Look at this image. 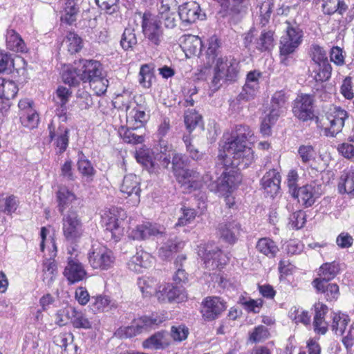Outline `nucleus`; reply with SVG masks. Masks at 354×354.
Instances as JSON below:
<instances>
[{
    "label": "nucleus",
    "instance_id": "7c9ffc66",
    "mask_svg": "<svg viewBox=\"0 0 354 354\" xmlns=\"http://www.w3.org/2000/svg\"><path fill=\"white\" fill-rule=\"evenodd\" d=\"M310 76L316 82H324L331 77L332 66L329 62L313 64Z\"/></svg>",
    "mask_w": 354,
    "mask_h": 354
},
{
    "label": "nucleus",
    "instance_id": "338daca9",
    "mask_svg": "<svg viewBox=\"0 0 354 354\" xmlns=\"http://www.w3.org/2000/svg\"><path fill=\"white\" fill-rule=\"evenodd\" d=\"M61 176L68 181L75 180V176L73 170V162L68 159L61 167Z\"/></svg>",
    "mask_w": 354,
    "mask_h": 354
},
{
    "label": "nucleus",
    "instance_id": "a19ab883",
    "mask_svg": "<svg viewBox=\"0 0 354 354\" xmlns=\"http://www.w3.org/2000/svg\"><path fill=\"white\" fill-rule=\"evenodd\" d=\"M339 270V264L336 261L324 263L319 268V279L328 281L337 276Z\"/></svg>",
    "mask_w": 354,
    "mask_h": 354
},
{
    "label": "nucleus",
    "instance_id": "6ab92c4d",
    "mask_svg": "<svg viewBox=\"0 0 354 354\" xmlns=\"http://www.w3.org/2000/svg\"><path fill=\"white\" fill-rule=\"evenodd\" d=\"M64 275L69 283H75L82 281L86 275V272L82 263L76 259L68 258Z\"/></svg>",
    "mask_w": 354,
    "mask_h": 354
},
{
    "label": "nucleus",
    "instance_id": "6e6d98bb",
    "mask_svg": "<svg viewBox=\"0 0 354 354\" xmlns=\"http://www.w3.org/2000/svg\"><path fill=\"white\" fill-rule=\"evenodd\" d=\"M75 103L82 111L89 109L93 104L91 95L87 91H78Z\"/></svg>",
    "mask_w": 354,
    "mask_h": 354
},
{
    "label": "nucleus",
    "instance_id": "e433bc0d",
    "mask_svg": "<svg viewBox=\"0 0 354 354\" xmlns=\"http://www.w3.org/2000/svg\"><path fill=\"white\" fill-rule=\"evenodd\" d=\"M257 250L268 258H274L279 252L277 244L270 239H260L256 245Z\"/></svg>",
    "mask_w": 354,
    "mask_h": 354
},
{
    "label": "nucleus",
    "instance_id": "4be33fe9",
    "mask_svg": "<svg viewBox=\"0 0 354 354\" xmlns=\"http://www.w3.org/2000/svg\"><path fill=\"white\" fill-rule=\"evenodd\" d=\"M218 230L221 238L229 243H234L239 236L241 225L234 221L222 223L218 225Z\"/></svg>",
    "mask_w": 354,
    "mask_h": 354
},
{
    "label": "nucleus",
    "instance_id": "603ef678",
    "mask_svg": "<svg viewBox=\"0 0 354 354\" xmlns=\"http://www.w3.org/2000/svg\"><path fill=\"white\" fill-rule=\"evenodd\" d=\"M90 87L93 90L97 95H101L106 93L109 81L105 78L104 74L101 75L98 78L89 82Z\"/></svg>",
    "mask_w": 354,
    "mask_h": 354
},
{
    "label": "nucleus",
    "instance_id": "a211bd4d",
    "mask_svg": "<svg viewBox=\"0 0 354 354\" xmlns=\"http://www.w3.org/2000/svg\"><path fill=\"white\" fill-rule=\"evenodd\" d=\"M102 221L106 227V237L109 238L110 235L112 239L117 241L120 238L122 230L119 226L120 222L115 214V210L113 209L104 211L102 215Z\"/></svg>",
    "mask_w": 354,
    "mask_h": 354
},
{
    "label": "nucleus",
    "instance_id": "4c0bfd02",
    "mask_svg": "<svg viewBox=\"0 0 354 354\" xmlns=\"http://www.w3.org/2000/svg\"><path fill=\"white\" fill-rule=\"evenodd\" d=\"M209 181H212V177L209 174L202 176L199 172L193 169L192 173L189 176L186 184L183 185L190 190H196L202 187L203 183L207 184Z\"/></svg>",
    "mask_w": 354,
    "mask_h": 354
},
{
    "label": "nucleus",
    "instance_id": "4d7b16f0",
    "mask_svg": "<svg viewBox=\"0 0 354 354\" xmlns=\"http://www.w3.org/2000/svg\"><path fill=\"white\" fill-rule=\"evenodd\" d=\"M201 120V116L194 110H187L185 113L184 121L187 129L192 132Z\"/></svg>",
    "mask_w": 354,
    "mask_h": 354
},
{
    "label": "nucleus",
    "instance_id": "49530a36",
    "mask_svg": "<svg viewBox=\"0 0 354 354\" xmlns=\"http://www.w3.org/2000/svg\"><path fill=\"white\" fill-rule=\"evenodd\" d=\"M62 80L65 84L69 86H77L82 81L80 68H68L64 71L62 73Z\"/></svg>",
    "mask_w": 354,
    "mask_h": 354
},
{
    "label": "nucleus",
    "instance_id": "0e129e2a",
    "mask_svg": "<svg viewBox=\"0 0 354 354\" xmlns=\"http://www.w3.org/2000/svg\"><path fill=\"white\" fill-rule=\"evenodd\" d=\"M189 334L188 328L185 326H172L171 329V336L174 340L182 342L187 339Z\"/></svg>",
    "mask_w": 354,
    "mask_h": 354
},
{
    "label": "nucleus",
    "instance_id": "f257e3e1",
    "mask_svg": "<svg viewBox=\"0 0 354 354\" xmlns=\"http://www.w3.org/2000/svg\"><path fill=\"white\" fill-rule=\"evenodd\" d=\"M253 133L245 125H238L230 135H224L217 156L216 165L224 169L220 178L208 184L209 189L222 195L230 193L241 181L240 167H248L254 160L252 149L247 145Z\"/></svg>",
    "mask_w": 354,
    "mask_h": 354
},
{
    "label": "nucleus",
    "instance_id": "8fccbe9b",
    "mask_svg": "<svg viewBox=\"0 0 354 354\" xmlns=\"http://www.w3.org/2000/svg\"><path fill=\"white\" fill-rule=\"evenodd\" d=\"M65 43L71 54L79 52L82 47V39L77 34L72 32L68 33L65 39Z\"/></svg>",
    "mask_w": 354,
    "mask_h": 354
},
{
    "label": "nucleus",
    "instance_id": "1a4fd4ad",
    "mask_svg": "<svg viewBox=\"0 0 354 354\" xmlns=\"http://www.w3.org/2000/svg\"><path fill=\"white\" fill-rule=\"evenodd\" d=\"M323 194L322 184L313 181L299 187L297 192L292 196L297 198L298 202L304 207L308 208L313 206Z\"/></svg>",
    "mask_w": 354,
    "mask_h": 354
},
{
    "label": "nucleus",
    "instance_id": "bf43d9fd",
    "mask_svg": "<svg viewBox=\"0 0 354 354\" xmlns=\"http://www.w3.org/2000/svg\"><path fill=\"white\" fill-rule=\"evenodd\" d=\"M269 335L268 328L266 326H258L251 333L250 335V340L254 343L261 342L267 339Z\"/></svg>",
    "mask_w": 354,
    "mask_h": 354
},
{
    "label": "nucleus",
    "instance_id": "bb28decb",
    "mask_svg": "<svg viewBox=\"0 0 354 354\" xmlns=\"http://www.w3.org/2000/svg\"><path fill=\"white\" fill-rule=\"evenodd\" d=\"M288 97L283 91H279L274 93L271 100L270 113L272 118L278 119L286 109Z\"/></svg>",
    "mask_w": 354,
    "mask_h": 354
},
{
    "label": "nucleus",
    "instance_id": "72a5a7b5",
    "mask_svg": "<svg viewBox=\"0 0 354 354\" xmlns=\"http://www.w3.org/2000/svg\"><path fill=\"white\" fill-rule=\"evenodd\" d=\"M92 307L98 312H109L118 308V304L115 300L111 299L108 296L100 295L92 298Z\"/></svg>",
    "mask_w": 354,
    "mask_h": 354
},
{
    "label": "nucleus",
    "instance_id": "7ed1b4c3",
    "mask_svg": "<svg viewBox=\"0 0 354 354\" xmlns=\"http://www.w3.org/2000/svg\"><path fill=\"white\" fill-rule=\"evenodd\" d=\"M348 118V114L344 109L340 106H331L318 122V127L323 129L325 136L335 137L342 131Z\"/></svg>",
    "mask_w": 354,
    "mask_h": 354
},
{
    "label": "nucleus",
    "instance_id": "a18cd8bd",
    "mask_svg": "<svg viewBox=\"0 0 354 354\" xmlns=\"http://www.w3.org/2000/svg\"><path fill=\"white\" fill-rule=\"evenodd\" d=\"M127 120L129 122H134L133 125L136 128H140L143 126L147 121V115L140 107L136 106L127 113Z\"/></svg>",
    "mask_w": 354,
    "mask_h": 354
},
{
    "label": "nucleus",
    "instance_id": "f03ea898",
    "mask_svg": "<svg viewBox=\"0 0 354 354\" xmlns=\"http://www.w3.org/2000/svg\"><path fill=\"white\" fill-rule=\"evenodd\" d=\"M241 64L238 59L232 55L221 57L216 59L214 68V75L211 79L210 88L213 91H218L223 82H234L240 77Z\"/></svg>",
    "mask_w": 354,
    "mask_h": 354
},
{
    "label": "nucleus",
    "instance_id": "c9c22d12",
    "mask_svg": "<svg viewBox=\"0 0 354 354\" xmlns=\"http://www.w3.org/2000/svg\"><path fill=\"white\" fill-rule=\"evenodd\" d=\"M169 9L168 4L162 5L158 15L154 17L161 26L164 25L166 28H174L176 26V15L169 12Z\"/></svg>",
    "mask_w": 354,
    "mask_h": 354
},
{
    "label": "nucleus",
    "instance_id": "e2e57ef3",
    "mask_svg": "<svg viewBox=\"0 0 354 354\" xmlns=\"http://www.w3.org/2000/svg\"><path fill=\"white\" fill-rule=\"evenodd\" d=\"M220 48V42L216 36H212L208 41V48L207 50V55L209 59L214 61L218 54V49Z\"/></svg>",
    "mask_w": 354,
    "mask_h": 354
},
{
    "label": "nucleus",
    "instance_id": "9d476101",
    "mask_svg": "<svg viewBox=\"0 0 354 354\" xmlns=\"http://www.w3.org/2000/svg\"><path fill=\"white\" fill-rule=\"evenodd\" d=\"M142 32L151 44L159 46L163 39L162 26L154 15L145 13L142 21Z\"/></svg>",
    "mask_w": 354,
    "mask_h": 354
},
{
    "label": "nucleus",
    "instance_id": "c756f323",
    "mask_svg": "<svg viewBox=\"0 0 354 354\" xmlns=\"http://www.w3.org/2000/svg\"><path fill=\"white\" fill-rule=\"evenodd\" d=\"M18 92V87L17 84L12 81H6L3 79V82L1 84L0 88V100H3L4 106L0 107V109H6L10 106V100L15 97Z\"/></svg>",
    "mask_w": 354,
    "mask_h": 354
},
{
    "label": "nucleus",
    "instance_id": "473e14b6",
    "mask_svg": "<svg viewBox=\"0 0 354 354\" xmlns=\"http://www.w3.org/2000/svg\"><path fill=\"white\" fill-rule=\"evenodd\" d=\"M338 189L340 193H346L354 197V169L344 171L341 176Z\"/></svg>",
    "mask_w": 354,
    "mask_h": 354
},
{
    "label": "nucleus",
    "instance_id": "dca6fc26",
    "mask_svg": "<svg viewBox=\"0 0 354 354\" xmlns=\"http://www.w3.org/2000/svg\"><path fill=\"white\" fill-rule=\"evenodd\" d=\"M165 235L164 227L149 223L137 225L130 234L133 239L136 240H145L151 236L162 237Z\"/></svg>",
    "mask_w": 354,
    "mask_h": 354
},
{
    "label": "nucleus",
    "instance_id": "de8ad7c7",
    "mask_svg": "<svg viewBox=\"0 0 354 354\" xmlns=\"http://www.w3.org/2000/svg\"><path fill=\"white\" fill-rule=\"evenodd\" d=\"M72 324L76 328L91 329L93 327V322L85 314L75 308Z\"/></svg>",
    "mask_w": 354,
    "mask_h": 354
},
{
    "label": "nucleus",
    "instance_id": "c03bdc74",
    "mask_svg": "<svg viewBox=\"0 0 354 354\" xmlns=\"http://www.w3.org/2000/svg\"><path fill=\"white\" fill-rule=\"evenodd\" d=\"M153 68L150 64H144L140 67L139 72V83L144 88H150L154 78Z\"/></svg>",
    "mask_w": 354,
    "mask_h": 354
},
{
    "label": "nucleus",
    "instance_id": "37998d69",
    "mask_svg": "<svg viewBox=\"0 0 354 354\" xmlns=\"http://www.w3.org/2000/svg\"><path fill=\"white\" fill-rule=\"evenodd\" d=\"M137 129L135 125H133L131 128L121 127L119 129V134L125 142L133 145L142 143L144 141V138L142 135H138L134 132Z\"/></svg>",
    "mask_w": 354,
    "mask_h": 354
},
{
    "label": "nucleus",
    "instance_id": "79ce46f5",
    "mask_svg": "<svg viewBox=\"0 0 354 354\" xmlns=\"http://www.w3.org/2000/svg\"><path fill=\"white\" fill-rule=\"evenodd\" d=\"M332 319V330L337 335H342L346 330L348 322L350 321L348 316L340 313H333Z\"/></svg>",
    "mask_w": 354,
    "mask_h": 354
},
{
    "label": "nucleus",
    "instance_id": "864d4df0",
    "mask_svg": "<svg viewBox=\"0 0 354 354\" xmlns=\"http://www.w3.org/2000/svg\"><path fill=\"white\" fill-rule=\"evenodd\" d=\"M137 44V38L134 30L131 28H126L122 34L120 44L122 48L127 50L132 48Z\"/></svg>",
    "mask_w": 354,
    "mask_h": 354
},
{
    "label": "nucleus",
    "instance_id": "5701e85b",
    "mask_svg": "<svg viewBox=\"0 0 354 354\" xmlns=\"http://www.w3.org/2000/svg\"><path fill=\"white\" fill-rule=\"evenodd\" d=\"M153 257L148 252L140 250L133 255L128 263L129 268L136 272H141L142 268H147L152 266Z\"/></svg>",
    "mask_w": 354,
    "mask_h": 354
},
{
    "label": "nucleus",
    "instance_id": "774afa93",
    "mask_svg": "<svg viewBox=\"0 0 354 354\" xmlns=\"http://www.w3.org/2000/svg\"><path fill=\"white\" fill-rule=\"evenodd\" d=\"M330 59L337 66H342L344 64V56L343 55V50L339 46H333L330 49Z\"/></svg>",
    "mask_w": 354,
    "mask_h": 354
},
{
    "label": "nucleus",
    "instance_id": "20e7f679",
    "mask_svg": "<svg viewBox=\"0 0 354 354\" xmlns=\"http://www.w3.org/2000/svg\"><path fill=\"white\" fill-rule=\"evenodd\" d=\"M62 215V232L66 241L74 243L83 235L84 228L81 217L75 209L71 207Z\"/></svg>",
    "mask_w": 354,
    "mask_h": 354
},
{
    "label": "nucleus",
    "instance_id": "13d9d810",
    "mask_svg": "<svg viewBox=\"0 0 354 354\" xmlns=\"http://www.w3.org/2000/svg\"><path fill=\"white\" fill-rule=\"evenodd\" d=\"M298 156L304 164H308L312 160L315 159V152L313 146L301 145L298 149Z\"/></svg>",
    "mask_w": 354,
    "mask_h": 354
},
{
    "label": "nucleus",
    "instance_id": "69168bd1",
    "mask_svg": "<svg viewBox=\"0 0 354 354\" xmlns=\"http://www.w3.org/2000/svg\"><path fill=\"white\" fill-rule=\"evenodd\" d=\"M118 0H95L97 5L108 14H113L118 10Z\"/></svg>",
    "mask_w": 354,
    "mask_h": 354
},
{
    "label": "nucleus",
    "instance_id": "423d86ee",
    "mask_svg": "<svg viewBox=\"0 0 354 354\" xmlns=\"http://www.w3.org/2000/svg\"><path fill=\"white\" fill-rule=\"evenodd\" d=\"M114 259L112 251L99 243L93 244L88 253V263L93 269L108 270Z\"/></svg>",
    "mask_w": 354,
    "mask_h": 354
},
{
    "label": "nucleus",
    "instance_id": "393cba45",
    "mask_svg": "<svg viewBox=\"0 0 354 354\" xmlns=\"http://www.w3.org/2000/svg\"><path fill=\"white\" fill-rule=\"evenodd\" d=\"M315 312L314 330L317 334L324 335L328 330V324L324 319L328 312V307L323 304H317L315 305Z\"/></svg>",
    "mask_w": 354,
    "mask_h": 354
},
{
    "label": "nucleus",
    "instance_id": "c85d7f7f",
    "mask_svg": "<svg viewBox=\"0 0 354 354\" xmlns=\"http://www.w3.org/2000/svg\"><path fill=\"white\" fill-rule=\"evenodd\" d=\"M180 41L186 54L197 55L201 51L202 41L198 36L184 35L180 37Z\"/></svg>",
    "mask_w": 354,
    "mask_h": 354
},
{
    "label": "nucleus",
    "instance_id": "0eeeda50",
    "mask_svg": "<svg viewBox=\"0 0 354 354\" xmlns=\"http://www.w3.org/2000/svg\"><path fill=\"white\" fill-rule=\"evenodd\" d=\"M161 322L157 319L142 317L133 320L131 325L119 328L115 335L120 338H131L145 331L153 328Z\"/></svg>",
    "mask_w": 354,
    "mask_h": 354
},
{
    "label": "nucleus",
    "instance_id": "aec40b11",
    "mask_svg": "<svg viewBox=\"0 0 354 354\" xmlns=\"http://www.w3.org/2000/svg\"><path fill=\"white\" fill-rule=\"evenodd\" d=\"M280 183L281 176L275 169L267 171L261 180L262 188L270 197L277 194L280 189Z\"/></svg>",
    "mask_w": 354,
    "mask_h": 354
},
{
    "label": "nucleus",
    "instance_id": "2f4dec72",
    "mask_svg": "<svg viewBox=\"0 0 354 354\" xmlns=\"http://www.w3.org/2000/svg\"><path fill=\"white\" fill-rule=\"evenodd\" d=\"M6 46L8 48L15 52L24 53L26 51V46L24 40L13 29L7 30Z\"/></svg>",
    "mask_w": 354,
    "mask_h": 354
},
{
    "label": "nucleus",
    "instance_id": "052dcab7",
    "mask_svg": "<svg viewBox=\"0 0 354 354\" xmlns=\"http://www.w3.org/2000/svg\"><path fill=\"white\" fill-rule=\"evenodd\" d=\"M187 158L181 153H174L172 155V171L174 176L186 168Z\"/></svg>",
    "mask_w": 354,
    "mask_h": 354
},
{
    "label": "nucleus",
    "instance_id": "9b49d317",
    "mask_svg": "<svg viewBox=\"0 0 354 354\" xmlns=\"http://www.w3.org/2000/svg\"><path fill=\"white\" fill-rule=\"evenodd\" d=\"M314 97L309 94L299 95L295 100L292 113L299 120L306 122L314 118Z\"/></svg>",
    "mask_w": 354,
    "mask_h": 354
},
{
    "label": "nucleus",
    "instance_id": "39448f33",
    "mask_svg": "<svg viewBox=\"0 0 354 354\" xmlns=\"http://www.w3.org/2000/svg\"><path fill=\"white\" fill-rule=\"evenodd\" d=\"M198 255L209 270L221 269L228 261V257L218 247L207 244L198 247Z\"/></svg>",
    "mask_w": 354,
    "mask_h": 354
},
{
    "label": "nucleus",
    "instance_id": "ddd939ff",
    "mask_svg": "<svg viewBox=\"0 0 354 354\" xmlns=\"http://www.w3.org/2000/svg\"><path fill=\"white\" fill-rule=\"evenodd\" d=\"M226 309L225 302L218 297H207L202 303L201 313L206 321L217 319Z\"/></svg>",
    "mask_w": 354,
    "mask_h": 354
},
{
    "label": "nucleus",
    "instance_id": "cd10ccee",
    "mask_svg": "<svg viewBox=\"0 0 354 354\" xmlns=\"http://www.w3.org/2000/svg\"><path fill=\"white\" fill-rule=\"evenodd\" d=\"M180 292V290L178 288L167 283L158 287L156 291V297L160 302H172L179 297Z\"/></svg>",
    "mask_w": 354,
    "mask_h": 354
},
{
    "label": "nucleus",
    "instance_id": "3c124183",
    "mask_svg": "<svg viewBox=\"0 0 354 354\" xmlns=\"http://www.w3.org/2000/svg\"><path fill=\"white\" fill-rule=\"evenodd\" d=\"M310 53L313 64L329 62L326 52L317 44H313L311 46Z\"/></svg>",
    "mask_w": 354,
    "mask_h": 354
},
{
    "label": "nucleus",
    "instance_id": "f704fd0d",
    "mask_svg": "<svg viewBox=\"0 0 354 354\" xmlns=\"http://www.w3.org/2000/svg\"><path fill=\"white\" fill-rule=\"evenodd\" d=\"M77 169L83 178H85L87 182H91L95 174V170L91 162L86 158L84 153L78 152Z\"/></svg>",
    "mask_w": 354,
    "mask_h": 354
},
{
    "label": "nucleus",
    "instance_id": "58836bf2",
    "mask_svg": "<svg viewBox=\"0 0 354 354\" xmlns=\"http://www.w3.org/2000/svg\"><path fill=\"white\" fill-rule=\"evenodd\" d=\"M78 12L79 8L77 6L75 1L66 0L64 14L61 17V20L71 25L77 20Z\"/></svg>",
    "mask_w": 354,
    "mask_h": 354
},
{
    "label": "nucleus",
    "instance_id": "f3484780",
    "mask_svg": "<svg viewBox=\"0 0 354 354\" xmlns=\"http://www.w3.org/2000/svg\"><path fill=\"white\" fill-rule=\"evenodd\" d=\"M102 66L100 62L93 59H84L80 61V72L82 81L89 82L98 78L102 73Z\"/></svg>",
    "mask_w": 354,
    "mask_h": 354
},
{
    "label": "nucleus",
    "instance_id": "a878e982",
    "mask_svg": "<svg viewBox=\"0 0 354 354\" xmlns=\"http://www.w3.org/2000/svg\"><path fill=\"white\" fill-rule=\"evenodd\" d=\"M313 286L318 292L324 294L327 301L336 300L339 295V286L336 283H329L326 280L317 278L313 281Z\"/></svg>",
    "mask_w": 354,
    "mask_h": 354
},
{
    "label": "nucleus",
    "instance_id": "412c9836",
    "mask_svg": "<svg viewBox=\"0 0 354 354\" xmlns=\"http://www.w3.org/2000/svg\"><path fill=\"white\" fill-rule=\"evenodd\" d=\"M50 130L49 136L51 140H54V145L58 149V153H64L68 146L69 130L67 128L59 127L55 131L53 124L48 126Z\"/></svg>",
    "mask_w": 354,
    "mask_h": 354
},
{
    "label": "nucleus",
    "instance_id": "4468645a",
    "mask_svg": "<svg viewBox=\"0 0 354 354\" xmlns=\"http://www.w3.org/2000/svg\"><path fill=\"white\" fill-rule=\"evenodd\" d=\"M178 15L185 24L195 23L197 20L203 19L205 17L199 4L195 1L187 2L180 6Z\"/></svg>",
    "mask_w": 354,
    "mask_h": 354
},
{
    "label": "nucleus",
    "instance_id": "b1692460",
    "mask_svg": "<svg viewBox=\"0 0 354 354\" xmlns=\"http://www.w3.org/2000/svg\"><path fill=\"white\" fill-rule=\"evenodd\" d=\"M77 198L75 194L66 187H60L57 192V208L61 214L70 205L75 209L73 205L76 203Z\"/></svg>",
    "mask_w": 354,
    "mask_h": 354
},
{
    "label": "nucleus",
    "instance_id": "6e6552de",
    "mask_svg": "<svg viewBox=\"0 0 354 354\" xmlns=\"http://www.w3.org/2000/svg\"><path fill=\"white\" fill-rule=\"evenodd\" d=\"M302 37V30L297 25L287 22L286 33L280 40L281 55H292L301 43Z\"/></svg>",
    "mask_w": 354,
    "mask_h": 354
},
{
    "label": "nucleus",
    "instance_id": "f8f14e48",
    "mask_svg": "<svg viewBox=\"0 0 354 354\" xmlns=\"http://www.w3.org/2000/svg\"><path fill=\"white\" fill-rule=\"evenodd\" d=\"M140 180L138 176L133 174H129L124 176L120 185L121 192L129 198L127 203L132 206H136L140 201Z\"/></svg>",
    "mask_w": 354,
    "mask_h": 354
},
{
    "label": "nucleus",
    "instance_id": "ea45409f",
    "mask_svg": "<svg viewBox=\"0 0 354 354\" xmlns=\"http://www.w3.org/2000/svg\"><path fill=\"white\" fill-rule=\"evenodd\" d=\"M274 42V32L263 30L256 42V48L261 52L270 50L273 48Z\"/></svg>",
    "mask_w": 354,
    "mask_h": 354
},
{
    "label": "nucleus",
    "instance_id": "2eb2a0df",
    "mask_svg": "<svg viewBox=\"0 0 354 354\" xmlns=\"http://www.w3.org/2000/svg\"><path fill=\"white\" fill-rule=\"evenodd\" d=\"M261 73L257 71H250L246 77L245 84L243 86L242 91L237 97L239 101L250 100L257 95L259 88V78Z\"/></svg>",
    "mask_w": 354,
    "mask_h": 354
},
{
    "label": "nucleus",
    "instance_id": "09e8293b",
    "mask_svg": "<svg viewBox=\"0 0 354 354\" xmlns=\"http://www.w3.org/2000/svg\"><path fill=\"white\" fill-rule=\"evenodd\" d=\"M274 7L273 0H264L260 7V24L265 26L270 21L272 8Z\"/></svg>",
    "mask_w": 354,
    "mask_h": 354
},
{
    "label": "nucleus",
    "instance_id": "5fc2aeb1",
    "mask_svg": "<svg viewBox=\"0 0 354 354\" xmlns=\"http://www.w3.org/2000/svg\"><path fill=\"white\" fill-rule=\"evenodd\" d=\"M75 308L72 307L64 308L59 310L56 315V323L59 326L66 325L69 320L73 322Z\"/></svg>",
    "mask_w": 354,
    "mask_h": 354
},
{
    "label": "nucleus",
    "instance_id": "680f3d73",
    "mask_svg": "<svg viewBox=\"0 0 354 354\" xmlns=\"http://www.w3.org/2000/svg\"><path fill=\"white\" fill-rule=\"evenodd\" d=\"M299 310L295 307L289 313V317L295 321L296 323H302L304 325H308L310 323V316L307 311H302L298 314Z\"/></svg>",
    "mask_w": 354,
    "mask_h": 354
}]
</instances>
